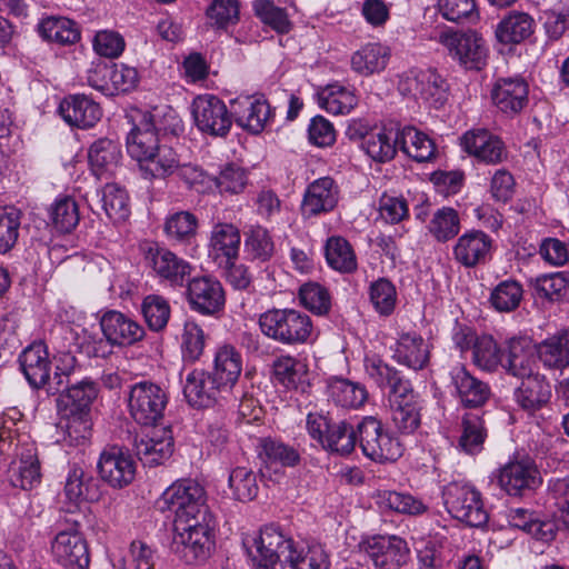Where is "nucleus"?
<instances>
[{"instance_id":"nucleus-11","label":"nucleus","mask_w":569,"mask_h":569,"mask_svg":"<svg viewBox=\"0 0 569 569\" xmlns=\"http://www.w3.org/2000/svg\"><path fill=\"white\" fill-rule=\"evenodd\" d=\"M445 506L457 520L470 527H481L487 523L489 516L483 508L481 495L475 488L449 485L443 492Z\"/></svg>"},{"instance_id":"nucleus-15","label":"nucleus","mask_w":569,"mask_h":569,"mask_svg":"<svg viewBox=\"0 0 569 569\" xmlns=\"http://www.w3.org/2000/svg\"><path fill=\"white\" fill-rule=\"evenodd\" d=\"M442 43L466 69L481 70L487 64L488 47L485 39L473 30L445 34Z\"/></svg>"},{"instance_id":"nucleus-45","label":"nucleus","mask_w":569,"mask_h":569,"mask_svg":"<svg viewBox=\"0 0 569 569\" xmlns=\"http://www.w3.org/2000/svg\"><path fill=\"white\" fill-rule=\"evenodd\" d=\"M102 208L113 222L124 221L130 214L127 191L117 183H107L102 189Z\"/></svg>"},{"instance_id":"nucleus-49","label":"nucleus","mask_w":569,"mask_h":569,"mask_svg":"<svg viewBox=\"0 0 569 569\" xmlns=\"http://www.w3.org/2000/svg\"><path fill=\"white\" fill-rule=\"evenodd\" d=\"M472 353L475 363L488 371H493L499 365H502L505 357V352L496 340L488 335L476 339Z\"/></svg>"},{"instance_id":"nucleus-41","label":"nucleus","mask_w":569,"mask_h":569,"mask_svg":"<svg viewBox=\"0 0 569 569\" xmlns=\"http://www.w3.org/2000/svg\"><path fill=\"white\" fill-rule=\"evenodd\" d=\"M328 392L331 400L342 408H359L368 399V391L363 385L345 378L331 379Z\"/></svg>"},{"instance_id":"nucleus-59","label":"nucleus","mask_w":569,"mask_h":569,"mask_svg":"<svg viewBox=\"0 0 569 569\" xmlns=\"http://www.w3.org/2000/svg\"><path fill=\"white\" fill-rule=\"evenodd\" d=\"M66 418L63 440L69 446H83L90 438L92 432V421L90 413L87 415H62Z\"/></svg>"},{"instance_id":"nucleus-21","label":"nucleus","mask_w":569,"mask_h":569,"mask_svg":"<svg viewBox=\"0 0 569 569\" xmlns=\"http://www.w3.org/2000/svg\"><path fill=\"white\" fill-rule=\"evenodd\" d=\"M101 480L112 488H124L130 485L136 475V462L132 457L119 447L104 450L98 462Z\"/></svg>"},{"instance_id":"nucleus-20","label":"nucleus","mask_w":569,"mask_h":569,"mask_svg":"<svg viewBox=\"0 0 569 569\" xmlns=\"http://www.w3.org/2000/svg\"><path fill=\"white\" fill-rule=\"evenodd\" d=\"M146 260L156 276L171 286L182 287L190 280L191 264L166 248L150 247Z\"/></svg>"},{"instance_id":"nucleus-47","label":"nucleus","mask_w":569,"mask_h":569,"mask_svg":"<svg viewBox=\"0 0 569 569\" xmlns=\"http://www.w3.org/2000/svg\"><path fill=\"white\" fill-rule=\"evenodd\" d=\"M244 252L251 260L266 262L274 253V243L267 229L256 226L244 232Z\"/></svg>"},{"instance_id":"nucleus-62","label":"nucleus","mask_w":569,"mask_h":569,"mask_svg":"<svg viewBox=\"0 0 569 569\" xmlns=\"http://www.w3.org/2000/svg\"><path fill=\"white\" fill-rule=\"evenodd\" d=\"M253 10L264 24L270 26L278 33L284 34L291 30V22L286 10L276 7L272 1L257 0L253 3Z\"/></svg>"},{"instance_id":"nucleus-13","label":"nucleus","mask_w":569,"mask_h":569,"mask_svg":"<svg viewBox=\"0 0 569 569\" xmlns=\"http://www.w3.org/2000/svg\"><path fill=\"white\" fill-rule=\"evenodd\" d=\"M366 370L379 388L389 389V408L420 401V396L415 391L411 381L382 360L367 361Z\"/></svg>"},{"instance_id":"nucleus-34","label":"nucleus","mask_w":569,"mask_h":569,"mask_svg":"<svg viewBox=\"0 0 569 569\" xmlns=\"http://www.w3.org/2000/svg\"><path fill=\"white\" fill-rule=\"evenodd\" d=\"M400 150L417 162H427L435 158L436 146L423 132L413 127H406L396 133Z\"/></svg>"},{"instance_id":"nucleus-7","label":"nucleus","mask_w":569,"mask_h":569,"mask_svg":"<svg viewBox=\"0 0 569 569\" xmlns=\"http://www.w3.org/2000/svg\"><path fill=\"white\" fill-rule=\"evenodd\" d=\"M357 443L363 455L377 462L396 461L402 455V447L393 438L380 420L365 417L357 425Z\"/></svg>"},{"instance_id":"nucleus-3","label":"nucleus","mask_w":569,"mask_h":569,"mask_svg":"<svg viewBox=\"0 0 569 569\" xmlns=\"http://www.w3.org/2000/svg\"><path fill=\"white\" fill-rule=\"evenodd\" d=\"M243 546L249 556L258 559L260 569H291L298 548L292 538L273 525L266 526L258 537L246 539Z\"/></svg>"},{"instance_id":"nucleus-60","label":"nucleus","mask_w":569,"mask_h":569,"mask_svg":"<svg viewBox=\"0 0 569 569\" xmlns=\"http://www.w3.org/2000/svg\"><path fill=\"white\" fill-rule=\"evenodd\" d=\"M197 228L198 219L190 211L176 212L164 223V231L170 238L186 242L194 238Z\"/></svg>"},{"instance_id":"nucleus-40","label":"nucleus","mask_w":569,"mask_h":569,"mask_svg":"<svg viewBox=\"0 0 569 569\" xmlns=\"http://www.w3.org/2000/svg\"><path fill=\"white\" fill-rule=\"evenodd\" d=\"M7 478L14 488L30 490L41 481L40 461L34 453L22 455L19 462H12Z\"/></svg>"},{"instance_id":"nucleus-8","label":"nucleus","mask_w":569,"mask_h":569,"mask_svg":"<svg viewBox=\"0 0 569 569\" xmlns=\"http://www.w3.org/2000/svg\"><path fill=\"white\" fill-rule=\"evenodd\" d=\"M403 96L420 98L436 109L448 100L449 83L436 69H410L401 74L398 83Z\"/></svg>"},{"instance_id":"nucleus-54","label":"nucleus","mask_w":569,"mask_h":569,"mask_svg":"<svg viewBox=\"0 0 569 569\" xmlns=\"http://www.w3.org/2000/svg\"><path fill=\"white\" fill-rule=\"evenodd\" d=\"M398 142L396 137H391V132L385 131L371 132L365 138L362 148L366 153L377 162H387L395 158L397 153Z\"/></svg>"},{"instance_id":"nucleus-28","label":"nucleus","mask_w":569,"mask_h":569,"mask_svg":"<svg viewBox=\"0 0 569 569\" xmlns=\"http://www.w3.org/2000/svg\"><path fill=\"white\" fill-rule=\"evenodd\" d=\"M59 112L67 123L80 129L92 128L102 116L100 106L83 94L64 98Z\"/></svg>"},{"instance_id":"nucleus-2","label":"nucleus","mask_w":569,"mask_h":569,"mask_svg":"<svg viewBox=\"0 0 569 569\" xmlns=\"http://www.w3.org/2000/svg\"><path fill=\"white\" fill-rule=\"evenodd\" d=\"M160 511L174 513V523L190 520L204 521L211 517L206 503V491L198 482L184 479L168 487L157 500Z\"/></svg>"},{"instance_id":"nucleus-6","label":"nucleus","mask_w":569,"mask_h":569,"mask_svg":"<svg viewBox=\"0 0 569 569\" xmlns=\"http://www.w3.org/2000/svg\"><path fill=\"white\" fill-rule=\"evenodd\" d=\"M178 535L174 537L172 548L187 563L203 560L209 557L214 547V518L204 521L190 520L174 523Z\"/></svg>"},{"instance_id":"nucleus-29","label":"nucleus","mask_w":569,"mask_h":569,"mask_svg":"<svg viewBox=\"0 0 569 569\" xmlns=\"http://www.w3.org/2000/svg\"><path fill=\"white\" fill-rule=\"evenodd\" d=\"M451 379L460 402L466 408L482 407L490 397L489 386L471 376L465 367L453 368Z\"/></svg>"},{"instance_id":"nucleus-23","label":"nucleus","mask_w":569,"mask_h":569,"mask_svg":"<svg viewBox=\"0 0 569 569\" xmlns=\"http://www.w3.org/2000/svg\"><path fill=\"white\" fill-rule=\"evenodd\" d=\"M461 146L467 153L488 164L500 163L508 156L502 140L485 129L466 132Z\"/></svg>"},{"instance_id":"nucleus-16","label":"nucleus","mask_w":569,"mask_h":569,"mask_svg":"<svg viewBox=\"0 0 569 569\" xmlns=\"http://www.w3.org/2000/svg\"><path fill=\"white\" fill-rule=\"evenodd\" d=\"M187 300L191 310L202 316H217L226 305L221 282L212 277H196L188 281Z\"/></svg>"},{"instance_id":"nucleus-63","label":"nucleus","mask_w":569,"mask_h":569,"mask_svg":"<svg viewBox=\"0 0 569 569\" xmlns=\"http://www.w3.org/2000/svg\"><path fill=\"white\" fill-rule=\"evenodd\" d=\"M421 401L390 407L391 420L402 435L413 433L421 423Z\"/></svg>"},{"instance_id":"nucleus-46","label":"nucleus","mask_w":569,"mask_h":569,"mask_svg":"<svg viewBox=\"0 0 569 569\" xmlns=\"http://www.w3.org/2000/svg\"><path fill=\"white\" fill-rule=\"evenodd\" d=\"M240 232L231 223H217L211 232L210 246L227 259H237L240 246Z\"/></svg>"},{"instance_id":"nucleus-58","label":"nucleus","mask_w":569,"mask_h":569,"mask_svg":"<svg viewBox=\"0 0 569 569\" xmlns=\"http://www.w3.org/2000/svg\"><path fill=\"white\" fill-rule=\"evenodd\" d=\"M522 293L523 290L519 282L505 280L492 290L490 302L496 310L509 312L518 308Z\"/></svg>"},{"instance_id":"nucleus-55","label":"nucleus","mask_w":569,"mask_h":569,"mask_svg":"<svg viewBox=\"0 0 569 569\" xmlns=\"http://www.w3.org/2000/svg\"><path fill=\"white\" fill-rule=\"evenodd\" d=\"M487 437L482 418L477 413H466L462 418L461 448L469 453L479 451Z\"/></svg>"},{"instance_id":"nucleus-42","label":"nucleus","mask_w":569,"mask_h":569,"mask_svg":"<svg viewBox=\"0 0 569 569\" xmlns=\"http://www.w3.org/2000/svg\"><path fill=\"white\" fill-rule=\"evenodd\" d=\"M328 264L341 273H352L357 270V257L351 244L342 237H330L325 246Z\"/></svg>"},{"instance_id":"nucleus-1","label":"nucleus","mask_w":569,"mask_h":569,"mask_svg":"<svg viewBox=\"0 0 569 569\" xmlns=\"http://www.w3.org/2000/svg\"><path fill=\"white\" fill-rule=\"evenodd\" d=\"M77 359L62 353L54 361V372L48 395L58 396L57 408L61 415H87L98 396V386L89 378L77 380Z\"/></svg>"},{"instance_id":"nucleus-17","label":"nucleus","mask_w":569,"mask_h":569,"mask_svg":"<svg viewBox=\"0 0 569 569\" xmlns=\"http://www.w3.org/2000/svg\"><path fill=\"white\" fill-rule=\"evenodd\" d=\"M491 99L500 112L513 118L529 103V86L521 77L498 78L491 90Z\"/></svg>"},{"instance_id":"nucleus-43","label":"nucleus","mask_w":569,"mask_h":569,"mask_svg":"<svg viewBox=\"0 0 569 569\" xmlns=\"http://www.w3.org/2000/svg\"><path fill=\"white\" fill-rule=\"evenodd\" d=\"M134 451L144 466H157L171 457L173 452L172 437L156 439L141 437L134 439Z\"/></svg>"},{"instance_id":"nucleus-56","label":"nucleus","mask_w":569,"mask_h":569,"mask_svg":"<svg viewBox=\"0 0 569 569\" xmlns=\"http://www.w3.org/2000/svg\"><path fill=\"white\" fill-rule=\"evenodd\" d=\"M22 212L14 207L0 208V253L9 252L17 243Z\"/></svg>"},{"instance_id":"nucleus-64","label":"nucleus","mask_w":569,"mask_h":569,"mask_svg":"<svg viewBox=\"0 0 569 569\" xmlns=\"http://www.w3.org/2000/svg\"><path fill=\"white\" fill-rule=\"evenodd\" d=\"M204 333L201 327L193 322H186L182 333V357L184 361L194 362L200 359L204 349Z\"/></svg>"},{"instance_id":"nucleus-19","label":"nucleus","mask_w":569,"mask_h":569,"mask_svg":"<svg viewBox=\"0 0 569 569\" xmlns=\"http://www.w3.org/2000/svg\"><path fill=\"white\" fill-rule=\"evenodd\" d=\"M54 357L51 361L47 347L42 342L32 343L19 356L21 370L33 389L46 388L48 391L54 372Z\"/></svg>"},{"instance_id":"nucleus-14","label":"nucleus","mask_w":569,"mask_h":569,"mask_svg":"<svg viewBox=\"0 0 569 569\" xmlns=\"http://www.w3.org/2000/svg\"><path fill=\"white\" fill-rule=\"evenodd\" d=\"M74 521L60 530L51 542L53 560L64 569H88L90 565L88 542Z\"/></svg>"},{"instance_id":"nucleus-38","label":"nucleus","mask_w":569,"mask_h":569,"mask_svg":"<svg viewBox=\"0 0 569 569\" xmlns=\"http://www.w3.org/2000/svg\"><path fill=\"white\" fill-rule=\"evenodd\" d=\"M307 371V366L291 356H281L272 363L274 380L289 390L301 388L305 391Z\"/></svg>"},{"instance_id":"nucleus-52","label":"nucleus","mask_w":569,"mask_h":569,"mask_svg":"<svg viewBox=\"0 0 569 569\" xmlns=\"http://www.w3.org/2000/svg\"><path fill=\"white\" fill-rule=\"evenodd\" d=\"M52 226L61 233L71 232L79 223V207L74 199L64 197L54 202L50 211Z\"/></svg>"},{"instance_id":"nucleus-22","label":"nucleus","mask_w":569,"mask_h":569,"mask_svg":"<svg viewBox=\"0 0 569 569\" xmlns=\"http://www.w3.org/2000/svg\"><path fill=\"white\" fill-rule=\"evenodd\" d=\"M100 327L107 341L117 347L132 346L146 335L142 326L116 310H109L101 317Z\"/></svg>"},{"instance_id":"nucleus-57","label":"nucleus","mask_w":569,"mask_h":569,"mask_svg":"<svg viewBox=\"0 0 569 569\" xmlns=\"http://www.w3.org/2000/svg\"><path fill=\"white\" fill-rule=\"evenodd\" d=\"M301 305L315 315H327L331 308V297L327 288L317 282H307L299 289Z\"/></svg>"},{"instance_id":"nucleus-37","label":"nucleus","mask_w":569,"mask_h":569,"mask_svg":"<svg viewBox=\"0 0 569 569\" xmlns=\"http://www.w3.org/2000/svg\"><path fill=\"white\" fill-rule=\"evenodd\" d=\"M389 50L380 43H368L351 57L352 69L362 76L385 70L389 60Z\"/></svg>"},{"instance_id":"nucleus-36","label":"nucleus","mask_w":569,"mask_h":569,"mask_svg":"<svg viewBox=\"0 0 569 569\" xmlns=\"http://www.w3.org/2000/svg\"><path fill=\"white\" fill-rule=\"evenodd\" d=\"M38 32L46 41L73 44L80 40L77 23L64 17H47L38 24Z\"/></svg>"},{"instance_id":"nucleus-48","label":"nucleus","mask_w":569,"mask_h":569,"mask_svg":"<svg viewBox=\"0 0 569 569\" xmlns=\"http://www.w3.org/2000/svg\"><path fill=\"white\" fill-rule=\"evenodd\" d=\"M428 229L439 242H446L455 238L460 231L458 212L449 207L439 209L430 220Z\"/></svg>"},{"instance_id":"nucleus-10","label":"nucleus","mask_w":569,"mask_h":569,"mask_svg":"<svg viewBox=\"0 0 569 569\" xmlns=\"http://www.w3.org/2000/svg\"><path fill=\"white\" fill-rule=\"evenodd\" d=\"M498 486L508 496L526 497L542 483L536 461L529 456L516 457L498 470Z\"/></svg>"},{"instance_id":"nucleus-9","label":"nucleus","mask_w":569,"mask_h":569,"mask_svg":"<svg viewBox=\"0 0 569 569\" xmlns=\"http://www.w3.org/2000/svg\"><path fill=\"white\" fill-rule=\"evenodd\" d=\"M167 403L166 391L151 381L137 382L128 397L129 412L141 426H157L163 418Z\"/></svg>"},{"instance_id":"nucleus-24","label":"nucleus","mask_w":569,"mask_h":569,"mask_svg":"<svg viewBox=\"0 0 569 569\" xmlns=\"http://www.w3.org/2000/svg\"><path fill=\"white\" fill-rule=\"evenodd\" d=\"M224 389L212 372L193 370L186 378L183 395L190 406L209 408L216 403L219 393Z\"/></svg>"},{"instance_id":"nucleus-44","label":"nucleus","mask_w":569,"mask_h":569,"mask_svg":"<svg viewBox=\"0 0 569 569\" xmlns=\"http://www.w3.org/2000/svg\"><path fill=\"white\" fill-rule=\"evenodd\" d=\"M332 180L323 178L311 183L303 198L302 209L310 216L329 211L335 206L331 192Z\"/></svg>"},{"instance_id":"nucleus-12","label":"nucleus","mask_w":569,"mask_h":569,"mask_svg":"<svg viewBox=\"0 0 569 569\" xmlns=\"http://www.w3.org/2000/svg\"><path fill=\"white\" fill-rule=\"evenodd\" d=\"M192 116L197 128L211 137L224 138L234 120L233 109L212 94L198 96L192 102Z\"/></svg>"},{"instance_id":"nucleus-61","label":"nucleus","mask_w":569,"mask_h":569,"mask_svg":"<svg viewBox=\"0 0 569 569\" xmlns=\"http://www.w3.org/2000/svg\"><path fill=\"white\" fill-rule=\"evenodd\" d=\"M370 301L376 311L381 316H390L397 302V291L392 282L386 278H379L370 286Z\"/></svg>"},{"instance_id":"nucleus-27","label":"nucleus","mask_w":569,"mask_h":569,"mask_svg":"<svg viewBox=\"0 0 569 569\" xmlns=\"http://www.w3.org/2000/svg\"><path fill=\"white\" fill-rule=\"evenodd\" d=\"M492 248V239L481 230H471L459 237L453 254L466 268H475L487 262Z\"/></svg>"},{"instance_id":"nucleus-51","label":"nucleus","mask_w":569,"mask_h":569,"mask_svg":"<svg viewBox=\"0 0 569 569\" xmlns=\"http://www.w3.org/2000/svg\"><path fill=\"white\" fill-rule=\"evenodd\" d=\"M141 311L149 329L156 332L166 328L171 312L168 300L159 295L147 296L142 301Z\"/></svg>"},{"instance_id":"nucleus-25","label":"nucleus","mask_w":569,"mask_h":569,"mask_svg":"<svg viewBox=\"0 0 569 569\" xmlns=\"http://www.w3.org/2000/svg\"><path fill=\"white\" fill-rule=\"evenodd\" d=\"M366 550L375 566L382 569L401 568L410 555L407 542L397 536L372 538Z\"/></svg>"},{"instance_id":"nucleus-50","label":"nucleus","mask_w":569,"mask_h":569,"mask_svg":"<svg viewBox=\"0 0 569 569\" xmlns=\"http://www.w3.org/2000/svg\"><path fill=\"white\" fill-rule=\"evenodd\" d=\"M321 108L333 114L350 112L358 103L356 94L345 87L331 86L319 97Z\"/></svg>"},{"instance_id":"nucleus-32","label":"nucleus","mask_w":569,"mask_h":569,"mask_svg":"<svg viewBox=\"0 0 569 569\" xmlns=\"http://www.w3.org/2000/svg\"><path fill=\"white\" fill-rule=\"evenodd\" d=\"M535 30V21L526 12L512 11L497 26L496 37L500 43L516 44L528 39Z\"/></svg>"},{"instance_id":"nucleus-5","label":"nucleus","mask_w":569,"mask_h":569,"mask_svg":"<svg viewBox=\"0 0 569 569\" xmlns=\"http://www.w3.org/2000/svg\"><path fill=\"white\" fill-rule=\"evenodd\" d=\"M307 429L312 439L331 452L346 456L357 445V428L346 420H333L329 412H310L307 417Z\"/></svg>"},{"instance_id":"nucleus-35","label":"nucleus","mask_w":569,"mask_h":569,"mask_svg":"<svg viewBox=\"0 0 569 569\" xmlns=\"http://www.w3.org/2000/svg\"><path fill=\"white\" fill-rule=\"evenodd\" d=\"M89 162L96 176L113 170L122 159L121 143L117 139L100 138L88 151Z\"/></svg>"},{"instance_id":"nucleus-33","label":"nucleus","mask_w":569,"mask_h":569,"mask_svg":"<svg viewBox=\"0 0 569 569\" xmlns=\"http://www.w3.org/2000/svg\"><path fill=\"white\" fill-rule=\"evenodd\" d=\"M536 351L545 367L558 370L569 367V329L545 339Z\"/></svg>"},{"instance_id":"nucleus-53","label":"nucleus","mask_w":569,"mask_h":569,"mask_svg":"<svg viewBox=\"0 0 569 569\" xmlns=\"http://www.w3.org/2000/svg\"><path fill=\"white\" fill-rule=\"evenodd\" d=\"M229 487L234 499L242 502L252 501L259 491L257 475L246 467H237L230 472Z\"/></svg>"},{"instance_id":"nucleus-30","label":"nucleus","mask_w":569,"mask_h":569,"mask_svg":"<svg viewBox=\"0 0 569 569\" xmlns=\"http://www.w3.org/2000/svg\"><path fill=\"white\" fill-rule=\"evenodd\" d=\"M393 358L413 370H421L429 362V348L421 336L402 333L396 343Z\"/></svg>"},{"instance_id":"nucleus-31","label":"nucleus","mask_w":569,"mask_h":569,"mask_svg":"<svg viewBox=\"0 0 569 569\" xmlns=\"http://www.w3.org/2000/svg\"><path fill=\"white\" fill-rule=\"evenodd\" d=\"M550 396V386L539 373L521 379L515 391L517 403L528 412L540 410L549 401Z\"/></svg>"},{"instance_id":"nucleus-39","label":"nucleus","mask_w":569,"mask_h":569,"mask_svg":"<svg viewBox=\"0 0 569 569\" xmlns=\"http://www.w3.org/2000/svg\"><path fill=\"white\" fill-rule=\"evenodd\" d=\"M242 370L241 355L233 346L224 345L218 349L214 357L212 373L224 388H231L237 382Z\"/></svg>"},{"instance_id":"nucleus-4","label":"nucleus","mask_w":569,"mask_h":569,"mask_svg":"<svg viewBox=\"0 0 569 569\" xmlns=\"http://www.w3.org/2000/svg\"><path fill=\"white\" fill-rule=\"evenodd\" d=\"M258 325L267 338L286 346L306 343L313 329L308 315L290 308L268 309L259 316Z\"/></svg>"},{"instance_id":"nucleus-26","label":"nucleus","mask_w":569,"mask_h":569,"mask_svg":"<svg viewBox=\"0 0 569 569\" xmlns=\"http://www.w3.org/2000/svg\"><path fill=\"white\" fill-rule=\"evenodd\" d=\"M236 123L244 130L259 134L269 124L273 110L266 100L246 97L231 102Z\"/></svg>"},{"instance_id":"nucleus-18","label":"nucleus","mask_w":569,"mask_h":569,"mask_svg":"<svg viewBox=\"0 0 569 569\" xmlns=\"http://www.w3.org/2000/svg\"><path fill=\"white\" fill-rule=\"evenodd\" d=\"M156 113L146 111L142 113L138 124H136L127 136L126 144L129 156L140 163L152 159L160 144L157 133Z\"/></svg>"}]
</instances>
